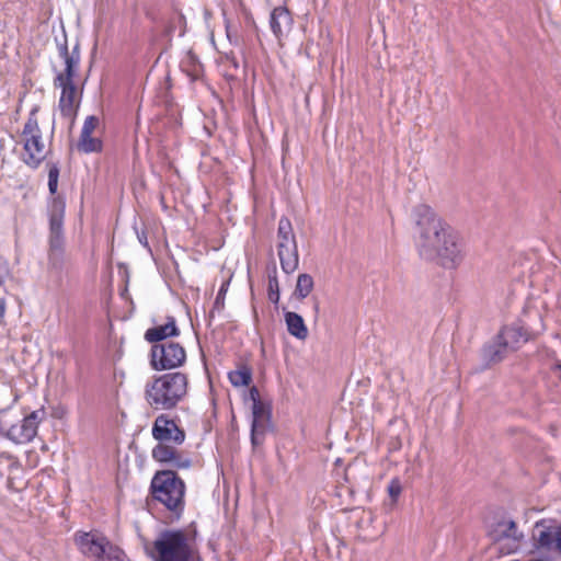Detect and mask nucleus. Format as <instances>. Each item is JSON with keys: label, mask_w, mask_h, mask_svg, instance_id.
<instances>
[{"label": "nucleus", "mask_w": 561, "mask_h": 561, "mask_svg": "<svg viewBox=\"0 0 561 561\" xmlns=\"http://www.w3.org/2000/svg\"><path fill=\"white\" fill-rule=\"evenodd\" d=\"M0 476L5 477L8 489L23 488V467L16 457L8 453L0 454Z\"/></svg>", "instance_id": "f8f14e48"}, {"label": "nucleus", "mask_w": 561, "mask_h": 561, "mask_svg": "<svg viewBox=\"0 0 561 561\" xmlns=\"http://www.w3.org/2000/svg\"><path fill=\"white\" fill-rule=\"evenodd\" d=\"M151 497L163 505L175 518L185 510L186 484L173 469L158 470L150 482Z\"/></svg>", "instance_id": "39448f33"}, {"label": "nucleus", "mask_w": 561, "mask_h": 561, "mask_svg": "<svg viewBox=\"0 0 561 561\" xmlns=\"http://www.w3.org/2000/svg\"><path fill=\"white\" fill-rule=\"evenodd\" d=\"M66 204L59 196L49 203V260L58 261L65 251L64 218Z\"/></svg>", "instance_id": "1a4fd4ad"}, {"label": "nucleus", "mask_w": 561, "mask_h": 561, "mask_svg": "<svg viewBox=\"0 0 561 561\" xmlns=\"http://www.w3.org/2000/svg\"><path fill=\"white\" fill-rule=\"evenodd\" d=\"M250 397L252 399V427H251V440L253 445L257 444V434L264 432V424L268 421L270 412L265 404L260 399L259 390L255 387L250 389Z\"/></svg>", "instance_id": "4468645a"}, {"label": "nucleus", "mask_w": 561, "mask_h": 561, "mask_svg": "<svg viewBox=\"0 0 561 561\" xmlns=\"http://www.w3.org/2000/svg\"><path fill=\"white\" fill-rule=\"evenodd\" d=\"M402 492V485L399 478H393L388 484V494L392 502H397Z\"/></svg>", "instance_id": "bb28decb"}, {"label": "nucleus", "mask_w": 561, "mask_h": 561, "mask_svg": "<svg viewBox=\"0 0 561 561\" xmlns=\"http://www.w3.org/2000/svg\"><path fill=\"white\" fill-rule=\"evenodd\" d=\"M39 424L38 411H33L19 423L8 430V437L16 444H26L33 440L37 434Z\"/></svg>", "instance_id": "9b49d317"}, {"label": "nucleus", "mask_w": 561, "mask_h": 561, "mask_svg": "<svg viewBox=\"0 0 561 561\" xmlns=\"http://www.w3.org/2000/svg\"><path fill=\"white\" fill-rule=\"evenodd\" d=\"M199 77V73L196 71L194 75V79H197Z\"/></svg>", "instance_id": "2f4dec72"}, {"label": "nucleus", "mask_w": 561, "mask_h": 561, "mask_svg": "<svg viewBox=\"0 0 561 561\" xmlns=\"http://www.w3.org/2000/svg\"><path fill=\"white\" fill-rule=\"evenodd\" d=\"M267 295L273 304L279 301V285L276 274L268 276Z\"/></svg>", "instance_id": "a878e982"}, {"label": "nucleus", "mask_w": 561, "mask_h": 561, "mask_svg": "<svg viewBox=\"0 0 561 561\" xmlns=\"http://www.w3.org/2000/svg\"><path fill=\"white\" fill-rule=\"evenodd\" d=\"M151 435L157 440L151 450L154 461L176 470L188 469L192 466L188 455L179 449L186 439L185 430L180 425L179 417H172L167 413L159 414L152 423Z\"/></svg>", "instance_id": "f03ea898"}, {"label": "nucleus", "mask_w": 561, "mask_h": 561, "mask_svg": "<svg viewBox=\"0 0 561 561\" xmlns=\"http://www.w3.org/2000/svg\"><path fill=\"white\" fill-rule=\"evenodd\" d=\"M5 310H7L5 298H4V296H1L0 297V324L3 321Z\"/></svg>", "instance_id": "c756f323"}, {"label": "nucleus", "mask_w": 561, "mask_h": 561, "mask_svg": "<svg viewBox=\"0 0 561 561\" xmlns=\"http://www.w3.org/2000/svg\"><path fill=\"white\" fill-rule=\"evenodd\" d=\"M99 124H100V121L96 116H94V115L88 116L84 119L81 133H83L85 136H88V134H93L94 130L98 128Z\"/></svg>", "instance_id": "cd10ccee"}, {"label": "nucleus", "mask_w": 561, "mask_h": 561, "mask_svg": "<svg viewBox=\"0 0 561 561\" xmlns=\"http://www.w3.org/2000/svg\"><path fill=\"white\" fill-rule=\"evenodd\" d=\"M558 527H552L541 520L536 523L534 528L533 538L538 548H550L557 543Z\"/></svg>", "instance_id": "f3484780"}, {"label": "nucleus", "mask_w": 561, "mask_h": 561, "mask_svg": "<svg viewBox=\"0 0 561 561\" xmlns=\"http://www.w3.org/2000/svg\"><path fill=\"white\" fill-rule=\"evenodd\" d=\"M60 53L65 59L66 67L65 70L59 72L55 78V85L61 89L58 105L61 115L73 121L78 114L81 101V92H78L73 82L79 67L80 56L77 49H73V51L69 54L67 46H64Z\"/></svg>", "instance_id": "423d86ee"}, {"label": "nucleus", "mask_w": 561, "mask_h": 561, "mask_svg": "<svg viewBox=\"0 0 561 561\" xmlns=\"http://www.w3.org/2000/svg\"><path fill=\"white\" fill-rule=\"evenodd\" d=\"M492 536L495 541L508 539L512 540L516 546H518L523 538V534L518 531L517 524L514 520L499 522L492 531Z\"/></svg>", "instance_id": "6ab92c4d"}, {"label": "nucleus", "mask_w": 561, "mask_h": 561, "mask_svg": "<svg viewBox=\"0 0 561 561\" xmlns=\"http://www.w3.org/2000/svg\"><path fill=\"white\" fill-rule=\"evenodd\" d=\"M414 213L420 255L446 268L457 267L463 259L458 234L430 206L419 205Z\"/></svg>", "instance_id": "f257e3e1"}, {"label": "nucleus", "mask_w": 561, "mask_h": 561, "mask_svg": "<svg viewBox=\"0 0 561 561\" xmlns=\"http://www.w3.org/2000/svg\"><path fill=\"white\" fill-rule=\"evenodd\" d=\"M150 557L153 561H193L195 548L183 530H165L153 541Z\"/></svg>", "instance_id": "0eeeda50"}, {"label": "nucleus", "mask_w": 561, "mask_h": 561, "mask_svg": "<svg viewBox=\"0 0 561 561\" xmlns=\"http://www.w3.org/2000/svg\"><path fill=\"white\" fill-rule=\"evenodd\" d=\"M313 287L314 282L311 275L307 273L299 274L294 295L297 299L302 300L311 294Z\"/></svg>", "instance_id": "4be33fe9"}, {"label": "nucleus", "mask_w": 561, "mask_h": 561, "mask_svg": "<svg viewBox=\"0 0 561 561\" xmlns=\"http://www.w3.org/2000/svg\"><path fill=\"white\" fill-rule=\"evenodd\" d=\"M277 253L282 270L286 274H290L297 270L299 263L297 243L289 245H277Z\"/></svg>", "instance_id": "a211bd4d"}, {"label": "nucleus", "mask_w": 561, "mask_h": 561, "mask_svg": "<svg viewBox=\"0 0 561 561\" xmlns=\"http://www.w3.org/2000/svg\"><path fill=\"white\" fill-rule=\"evenodd\" d=\"M39 105H34L23 123L22 127L12 136L16 146H20V160L30 169L36 170L51 153L50 141L45 137L39 127Z\"/></svg>", "instance_id": "7ed1b4c3"}, {"label": "nucleus", "mask_w": 561, "mask_h": 561, "mask_svg": "<svg viewBox=\"0 0 561 561\" xmlns=\"http://www.w3.org/2000/svg\"><path fill=\"white\" fill-rule=\"evenodd\" d=\"M270 25L278 39L287 34L293 26V18L289 10L286 7H276L271 13Z\"/></svg>", "instance_id": "dca6fc26"}, {"label": "nucleus", "mask_w": 561, "mask_h": 561, "mask_svg": "<svg viewBox=\"0 0 561 561\" xmlns=\"http://www.w3.org/2000/svg\"><path fill=\"white\" fill-rule=\"evenodd\" d=\"M186 362L185 348L178 342L168 341L153 344L150 351V366L153 370H171Z\"/></svg>", "instance_id": "9d476101"}, {"label": "nucleus", "mask_w": 561, "mask_h": 561, "mask_svg": "<svg viewBox=\"0 0 561 561\" xmlns=\"http://www.w3.org/2000/svg\"><path fill=\"white\" fill-rule=\"evenodd\" d=\"M10 276V265H9V262L0 256V288L3 287L5 280L9 278Z\"/></svg>", "instance_id": "c85d7f7f"}, {"label": "nucleus", "mask_w": 561, "mask_h": 561, "mask_svg": "<svg viewBox=\"0 0 561 561\" xmlns=\"http://www.w3.org/2000/svg\"><path fill=\"white\" fill-rule=\"evenodd\" d=\"M180 334V330L176 327L175 319L173 317H168V320L164 324L154 325L148 329L145 332V339L149 343L158 344L162 342H167L168 337L178 336Z\"/></svg>", "instance_id": "2eb2a0df"}, {"label": "nucleus", "mask_w": 561, "mask_h": 561, "mask_svg": "<svg viewBox=\"0 0 561 561\" xmlns=\"http://www.w3.org/2000/svg\"><path fill=\"white\" fill-rule=\"evenodd\" d=\"M48 168V190L51 195H55L58 188L59 167L57 163H47Z\"/></svg>", "instance_id": "393cba45"}, {"label": "nucleus", "mask_w": 561, "mask_h": 561, "mask_svg": "<svg viewBox=\"0 0 561 561\" xmlns=\"http://www.w3.org/2000/svg\"><path fill=\"white\" fill-rule=\"evenodd\" d=\"M73 541L85 558L94 561H125V552L113 545L103 534L96 530L77 531Z\"/></svg>", "instance_id": "6e6552de"}, {"label": "nucleus", "mask_w": 561, "mask_h": 561, "mask_svg": "<svg viewBox=\"0 0 561 561\" xmlns=\"http://www.w3.org/2000/svg\"><path fill=\"white\" fill-rule=\"evenodd\" d=\"M528 341V332L520 325L504 327L497 334V345L500 350L495 352V356L500 360L507 348L517 350L520 344Z\"/></svg>", "instance_id": "ddd939ff"}, {"label": "nucleus", "mask_w": 561, "mask_h": 561, "mask_svg": "<svg viewBox=\"0 0 561 561\" xmlns=\"http://www.w3.org/2000/svg\"><path fill=\"white\" fill-rule=\"evenodd\" d=\"M295 243L297 242L291 222L287 217H282L278 221L277 228V245H289Z\"/></svg>", "instance_id": "412c9836"}, {"label": "nucleus", "mask_w": 561, "mask_h": 561, "mask_svg": "<svg viewBox=\"0 0 561 561\" xmlns=\"http://www.w3.org/2000/svg\"><path fill=\"white\" fill-rule=\"evenodd\" d=\"M228 379L234 387H247L252 381V371L248 366L242 365L236 370H231L228 374Z\"/></svg>", "instance_id": "5701e85b"}, {"label": "nucleus", "mask_w": 561, "mask_h": 561, "mask_svg": "<svg viewBox=\"0 0 561 561\" xmlns=\"http://www.w3.org/2000/svg\"><path fill=\"white\" fill-rule=\"evenodd\" d=\"M285 322L289 334L298 340H306L308 336V329L305 324L302 317L296 312L287 311L285 313Z\"/></svg>", "instance_id": "aec40b11"}, {"label": "nucleus", "mask_w": 561, "mask_h": 561, "mask_svg": "<svg viewBox=\"0 0 561 561\" xmlns=\"http://www.w3.org/2000/svg\"><path fill=\"white\" fill-rule=\"evenodd\" d=\"M188 392V376L181 371L153 376L145 388V399L154 410L170 411L182 402Z\"/></svg>", "instance_id": "20e7f679"}, {"label": "nucleus", "mask_w": 561, "mask_h": 561, "mask_svg": "<svg viewBox=\"0 0 561 561\" xmlns=\"http://www.w3.org/2000/svg\"><path fill=\"white\" fill-rule=\"evenodd\" d=\"M556 548L561 552V527H558Z\"/></svg>", "instance_id": "7c9ffc66"}, {"label": "nucleus", "mask_w": 561, "mask_h": 561, "mask_svg": "<svg viewBox=\"0 0 561 561\" xmlns=\"http://www.w3.org/2000/svg\"><path fill=\"white\" fill-rule=\"evenodd\" d=\"M103 144L102 140L92 136V134H88L85 136L83 133H80V138L78 141V150L84 153L91 152H100L102 150Z\"/></svg>", "instance_id": "b1692460"}]
</instances>
